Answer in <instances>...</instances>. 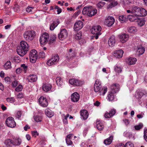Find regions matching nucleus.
<instances>
[{"label":"nucleus","instance_id":"f257e3e1","mask_svg":"<svg viewBox=\"0 0 147 147\" xmlns=\"http://www.w3.org/2000/svg\"><path fill=\"white\" fill-rule=\"evenodd\" d=\"M29 49V46L27 42L22 40L20 42L19 46L17 48V52L19 55L23 57L27 53Z\"/></svg>","mask_w":147,"mask_h":147},{"label":"nucleus","instance_id":"f03ea898","mask_svg":"<svg viewBox=\"0 0 147 147\" xmlns=\"http://www.w3.org/2000/svg\"><path fill=\"white\" fill-rule=\"evenodd\" d=\"M59 57L58 54H53L52 55L51 58L47 61V64L49 66L55 65L59 62Z\"/></svg>","mask_w":147,"mask_h":147},{"label":"nucleus","instance_id":"7ed1b4c3","mask_svg":"<svg viewBox=\"0 0 147 147\" xmlns=\"http://www.w3.org/2000/svg\"><path fill=\"white\" fill-rule=\"evenodd\" d=\"M101 30V27L100 26L98 25L93 26L91 30V31L92 34H95V37H98L102 34L100 32ZM92 37H95V36H92Z\"/></svg>","mask_w":147,"mask_h":147},{"label":"nucleus","instance_id":"20e7f679","mask_svg":"<svg viewBox=\"0 0 147 147\" xmlns=\"http://www.w3.org/2000/svg\"><path fill=\"white\" fill-rule=\"evenodd\" d=\"M29 57L30 62L32 63H35L38 57L37 51L35 49L31 50L29 53Z\"/></svg>","mask_w":147,"mask_h":147},{"label":"nucleus","instance_id":"39448f33","mask_svg":"<svg viewBox=\"0 0 147 147\" xmlns=\"http://www.w3.org/2000/svg\"><path fill=\"white\" fill-rule=\"evenodd\" d=\"M5 123L7 126L11 128L15 127L16 125L14 119L12 117L7 118L6 120Z\"/></svg>","mask_w":147,"mask_h":147},{"label":"nucleus","instance_id":"423d86ee","mask_svg":"<svg viewBox=\"0 0 147 147\" xmlns=\"http://www.w3.org/2000/svg\"><path fill=\"white\" fill-rule=\"evenodd\" d=\"M139 7L135 6L133 7L130 9L127 10L126 11L128 13H131L138 17L139 13Z\"/></svg>","mask_w":147,"mask_h":147},{"label":"nucleus","instance_id":"0eeeda50","mask_svg":"<svg viewBox=\"0 0 147 147\" xmlns=\"http://www.w3.org/2000/svg\"><path fill=\"white\" fill-rule=\"evenodd\" d=\"M69 82L70 84L74 86H80L83 84L82 81L75 78L70 79Z\"/></svg>","mask_w":147,"mask_h":147},{"label":"nucleus","instance_id":"6e6552de","mask_svg":"<svg viewBox=\"0 0 147 147\" xmlns=\"http://www.w3.org/2000/svg\"><path fill=\"white\" fill-rule=\"evenodd\" d=\"M115 22V19L112 16H108L105 20V23L108 26H111Z\"/></svg>","mask_w":147,"mask_h":147},{"label":"nucleus","instance_id":"1a4fd4ad","mask_svg":"<svg viewBox=\"0 0 147 147\" xmlns=\"http://www.w3.org/2000/svg\"><path fill=\"white\" fill-rule=\"evenodd\" d=\"M38 102L41 106L43 107H46L48 105V103L46 98L44 97L43 96H41L38 100Z\"/></svg>","mask_w":147,"mask_h":147},{"label":"nucleus","instance_id":"9d476101","mask_svg":"<svg viewBox=\"0 0 147 147\" xmlns=\"http://www.w3.org/2000/svg\"><path fill=\"white\" fill-rule=\"evenodd\" d=\"M83 26V23L81 21H79L75 24L74 30L77 31L81 29Z\"/></svg>","mask_w":147,"mask_h":147},{"label":"nucleus","instance_id":"9b49d317","mask_svg":"<svg viewBox=\"0 0 147 147\" xmlns=\"http://www.w3.org/2000/svg\"><path fill=\"white\" fill-rule=\"evenodd\" d=\"M80 98L79 94L76 92H74L71 95V100L73 102H76L78 101Z\"/></svg>","mask_w":147,"mask_h":147},{"label":"nucleus","instance_id":"f8f14e48","mask_svg":"<svg viewBox=\"0 0 147 147\" xmlns=\"http://www.w3.org/2000/svg\"><path fill=\"white\" fill-rule=\"evenodd\" d=\"M80 113L81 119L84 120L87 119L89 114L87 110L85 109L82 110L80 111Z\"/></svg>","mask_w":147,"mask_h":147},{"label":"nucleus","instance_id":"ddd939ff","mask_svg":"<svg viewBox=\"0 0 147 147\" xmlns=\"http://www.w3.org/2000/svg\"><path fill=\"white\" fill-rule=\"evenodd\" d=\"M123 53V50H119L114 51L113 55L117 58H120L122 57Z\"/></svg>","mask_w":147,"mask_h":147},{"label":"nucleus","instance_id":"4468645a","mask_svg":"<svg viewBox=\"0 0 147 147\" xmlns=\"http://www.w3.org/2000/svg\"><path fill=\"white\" fill-rule=\"evenodd\" d=\"M146 20L144 18H140L138 17L136 22L138 25L140 26H142L145 24Z\"/></svg>","mask_w":147,"mask_h":147},{"label":"nucleus","instance_id":"2eb2a0df","mask_svg":"<svg viewBox=\"0 0 147 147\" xmlns=\"http://www.w3.org/2000/svg\"><path fill=\"white\" fill-rule=\"evenodd\" d=\"M137 52L139 55H142L144 53L145 50V48L142 45H139L137 47Z\"/></svg>","mask_w":147,"mask_h":147},{"label":"nucleus","instance_id":"dca6fc26","mask_svg":"<svg viewBox=\"0 0 147 147\" xmlns=\"http://www.w3.org/2000/svg\"><path fill=\"white\" fill-rule=\"evenodd\" d=\"M35 35V32L33 30L26 31L24 34V37H34Z\"/></svg>","mask_w":147,"mask_h":147},{"label":"nucleus","instance_id":"f3484780","mask_svg":"<svg viewBox=\"0 0 147 147\" xmlns=\"http://www.w3.org/2000/svg\"><path fill=\"white\" fill-rule=\"evenodd\" d=\"M137 61L136 58L133 57H130L127 58L126 60L127 62L129 65H133L136 63Z\"/></svg>","mask_w":147,"mask_h":147},{"label":"nucleus","instance_id":"a211bd4d","mask_svg":"<svg viewBox=\"0 0 147 147\" xmlns=\"http://www.w3.org/2000/svg\"><path fill=\"white\" fill-rule=\"evenodd\" d=\"M139 16H145L147 15V11L144 8L139 7Z\"/></svg>","mask_w":147,"mask_h":147},{"label":"nucleus","instance_id":"6ab92c4d","mask_svg":"<svg viewBox=\"0 0 147 147\" xmlns=\"http://www.w3.org/2000/svg\"><path fill=\"white\" fill-rule=\"evenodd\" d=\"M27 79L30 82H34L37 80V77L36 75L32 74L28 76Z\"/></svg>","mask_w":147,"mask_h":147},{"label":"nucleus","instance_id":"aec40b11","mask_svg":"<svg viewBox=\"0 0 147 147\" xmlns=\"http://www.w3.org/2000/svg\"><path fill=\"white\" fill-rule=\"evenodd\" d=\"M96 124L97 128L100 131L103 129L104 128V125L102 123L100 120H97L96 122Z\"/></svg>","mask_w":147,"mask_h":147},{"label":"nucleus","instance_id":"412c9836","mask_svg":"<svg viewBox=\"0 0 147 147\" xmlns=\"http://www.w3.org/2000/svg\"><path fill=\"white\" fill-rule=\"evenodd\" d=\"M114 69L117 75L119 74V73L122 72L121 67L118 65H116L115 66Z\"/></svg>","mask_w":147,"mask_h":147},{"label":"nucleus","instance_id":"4be33fe9","mask_svg":"<svg viewBox=\"0 0 147 147\" xmlns=\"http://www.w3.org/2000/svg\"><path fill=\"white\" fill-rule=\"evenodd\" d=\"M49 37H40V42L41 44L43 45H46L49 42Z\"/></svg>","mask_w":147,"mask_h":147},{"label":"nucleus","instance_id":"5701e85b","mask_svg":"<svg viewBox=\"0 0 147 147\" xmlns=\"http://www.w3.org/2000/svg\"><path fill=\"white\" fill-rule=\"evenodd\" d=\"M52 85L50 84H45L42 86L43 90L46 92L49 91L51 88Z\"/></svg>","mask_w":147,"mask_h":147},{"label":"nucleus","instance_id":"b1692460","mask_svg":"<svg viewBox=\"0 0 147 147\" xmlns=\"http://www.w3.org/2000/svg\"><path fill=\"white\" fill-rule=\"evenodd\" d=\"M97 12V10L96 9L92 8V7H90L88 13V16L90 17H92L96 14Z\"/></svg>","mask_w":147,"mask_h":147},{"label":"nucleus","instance_id":"393cba45","mask_svg":"<svg viewBox=\"0 0 147 147\" xmlns=\"http://www.w3.org/2000/svg\"><path fill=\"white\" fill-rule=\"evenodd\" d=\"M127 18L131 22L136 21L138 17L135 15L131 14L129 15L127 17Z\"/></svg>","mask_w":147,"mask_h":147},{"label":"nucleus","instance_id":"a878e982","mask_svg":"<svg viewBox=\"0 0 147 147\" xmlns=\"http://www.w3.org/2000/svg\"><path fill=\"white\" fill-rule=\"evenodd\" d=\"M111 88L112 92L116 93L119 90V87L118 85H117L116 84H114L111 86Z\"/></svg>","mask_w":147,"mask_h":147},{"label":"nucleus","instance_id":"bb28decb","mask_svg":"<svg viewBox=\"0 0 147 147\" xmlns=\"http://www.w3.org/2000/svg\"><path fill=\"white\" fill-rule=\"evenodd\" d=\"M66 37L68 36V33L67 30L65 29H62L60 30V34H58V37Z\"/></svg>","mask_w":147,"mask_h":147},{"label":"nucleus","instance_id":"cd10ccee","mask_svg":"<svg viewBox=\"0 0 147 147\" xmlns=\"http://www.w3.org/2000/svg\"><path fill=\"white\" fill-rule=\"evenodd\" d=\"M137 31V29L134 26L131 27L128 29L129 32L131 34V36H132L133 34H135Z\"/></svg>","mask_w":147,"mask_h":147},{"label":"nucleus","instance_id":"c85d7f7f","mask_svg":"<svg viewBox=\"0 0 147 147\" xmlns=\"http://www.w3.org/2000/svg\"><path fill=\"white\" fill-rule=\"evenodd\" d=\"M107 87H104L100 89V90L98 92L99 95L100 96H103L105 93L107 92Z\"/></svg>","mask_w":147,"mask_h":147},{"label":"nucleus","instance_id":"c756f323","mask_svg":"<svg viewBox=\"0 0 147 147\" xmlns=\"http://www.w3.org/2000/svg\"><path fill=\"white\" fill-rule=\"evenodd\" d=\"M22 141L21 139L18 138H16L13 140V145L16 146H19L21 143Z\"/></svg>","mask_w":147,"mask_h":147},{"label":"nucleus","instance_id":"7c9ffc66","mask_svg":"<svg viewBox=\"0 0 147 147\" xmlns=\"http://www.w3.org/2000/svg\"><path fill=\"white\" fill-rule=\"evenodd\" d=\"M113 137L112 136H110L109 138L105 139L104 141V143L107 145L110 144L112 141Z\"/></svg>","mask_w":147,"mask_h":147},{"label":"nucleus","instance_id":"2f4dec72","mask_svg":"<svg viewBox=\"0 0 147 147\" xmlns=\"http://www.w3.org/2000/svg\"><path fill=\"white\" fill-rule=\"evenodd\" d=\"M115 37H110L108 40V44L109 46L113 47L115 44Z\"/></svg>","mask_w":147,"mask_h":147},{"label":"nucleus","instance_id":"473e14b6","mask_svg":"<svg viewBox=\"0 0 147 147\" xmlns=\"http://www.w3.org/2000/svg\"><path fill=\"white\" fill-rule=\"evenodd\" d=\"M4 144L7 146H11L13 145V140L7 139L5 140Z\"/></svg>","mask_w":147,"mask_h":147},{"label":"nucleus","instance_id":"72a5a7b5","mask_svg":"<svg viewBox=\"0 0 147 147\" xmlns=\"http://www.w3.org/2000/svg\"><path fill=\"white\" fill-rule=\"evenodd\" d=\"M113 93L112 92H109L107 95V99L109 101L113 100L114 98Z\"/></svg>","mask_w":147,"mask_h":147},{"label":"nucleus","instance_id":"f704fd0d","mask_svg":"<svg viewBox=\"0 0 147 147\" xmlns=\"http://www.w3.org/2000/svg\"><path fill=\"white\" fill-rule=\"evenodd\" d=\"M4 67L6 70L11 69V62L9 61H7L4 65Z\"/></svg>","mask_w":147,"mask_h":147},{"label":"nucleus","instance_id":"c9c22d12","mask_svg":"<svg viewBox=\"0 0 147 147\" xmlns=\"http://www.w3.org/2000/svg\"><path fill=\"white\" fill-rule=\"evenodd\" d=\"M46 115L49 117H51L54 115V113L50 109H46L45 111Z\"/></svg>","mask_w":147,"mask_h":147},{"label":"nucleus","instance_id":"e433bc0d","mask_svg":"<svg viewBox=\"0 0 147 147\" xmlns=\"http://www.w3.org/2000/svg\"><path fill=\"white\" fill-rule=\"evenodd\" d=\"M56 82L57 84L59 86H61L63 84V80L60 77H57L56 78Z\"/></svg>","mask_w":147,"mask_h":147},{"label":"nucleus","instance_id":"4c0bfd02","mask_svg":"<svg viewBox=\"0 0 147 147\" xmlns=\"http://www.w3.org/2000/svg\"><path fill=\"white\" fill-rule=\"evenodd\" d=\"M90 7H85L83 9L82 11V13L84 15H87L88 16Z\"/></svg>","mask_w":147,"mask_h":147},{"label":"nucleus","instance_id":"58836bf2","mask_svg":"<svg viewBox=\"0 0 147 147\" xmlns=\"http://www.w3.org/2000/svg\"><path fill=\"white\" fill-rule=\"evenodd\" d=\"M126 17L124 16H121L119 17V20L121 23H124L127 20Z\"/></svg>","mask_w":147,"mask_h":147},{"label":"nucleus","instance_id":"ea45409f","mask_svg":"<svg viewBox=\"0 0 147 147\" xmlns=\"http://www.w3.org/2000/svg\"><path fill=\"white\" fill-rule=\"evenodd\" d=\"M102 86L101 85H94V90L95 92H98L101 88Z\"/></svg>","mask_w":147,"mask_h":147},{"label":"nucleus","instance_id":"a19ab883","mask_svg":"<svg viewBox=\"0 0 147 147\" xmlns=\"http://www.w3.org/2000/svg\"><path fill=\"white\" fill-rule=\"evenodd\" d=\"M34 119L35 121L37 122H41L42 121V117L38 115H36L34 117Z\"/></svg>","mask_w":147,"mask_h":147},{"label":"nucleus","instance_id":"79ce46f5","mask_svg":"<svg viewBox=\"0 0 147 147\" xmlns=\"http://www.w3.org/2000/svg\"><path fill=\"white\" fill-rule=\"evenodd\" d=\"M147 94L146 92L144 90H141L140 92H138V97L141 98L144 95H145Z\"/></svg>","mask_w":147,"mask_h":147},{"label":"nucleus","instance_id":"37998d69","mask_svg":"<svg viewBox=\"0 0 147 147\" xmlns=\"http://www.w3.org/2000/svg\"><path fill=\"white\" fill-rule=\"evenodd\" d=\"M120 42L122 43H124L128 39V37H119Z\"/></svg>","mask_w":147,"mask_h":147},{"label":"nucleus","instance_id":"c03bdc74","mask_svg":"<svg viewBox=\"0 0 147 147\" xmlns=\"http://www.w3.org/2000/svg\"><path fill=\"white\" fill-rule=\"evenodd\" d=\"M75 56V53L72 54V53H68L66 55V57L68 59H70L71 58H72L73 57H74Z\"/></svg>","mask_w":147,"mask_h":147},{"label":"nucleus","instance_id":"a18cd8bd","mask_svg":"<svg viewBox=\"0 0 147 147\" xmlns=\"http://www.w3.org/2000/svg\"><path fill=\"white\" fill-rule=\"evenodd\" d=\"M66 143L68 146H74L72 142L70 139H65Z\"/></svg>","mask_w":147,"mask_h":147},{"label":"nucleus","instance_id":"49530a36","mask_svg":"<svg viewBox=\"0 0 147 147\" xmlns=\"http://www.w3.org/2000/svg\"><path fill=\"white\" fill-rule=\"evenodd\" d=\"M124 147H134L133 144L130 142H126L125 145Z\"/></svg>","mask_w":147,"mask_h":147},{"label":"nucleus","instance_id":"de8ad7c7","mask_svg":"<svg viewBox=\"0 0 147 147\" xmlns=\"http://www.w3.org/2000/svg\"><path fill=\"white\" fill-rule=\"evenodd\" d=\"M143 127V125L142 123H140L138 125H136L134 126V128L135 129L137 130H140Z\"/></svg>","mask_w":147,"mask_h":147},{"label":"nucleus","instance_id":"09e8293b","mask_svg":"<svg viewBox=\"0 0 147 147\" xmlns=\"http://www.w3.org/2000/svg\"><path fill=\"white\" fill-rule=\"evenodd\" d=\"M57 25L58 23L55 24V23L53 22L50 26V30H53Z\"/></svg>","mask_w":147,"mask_h":147},{"label":"nucleus","instance_id":"8fccbe9b","mask_svg":"<svg viewBox=\"0 0 147 147\" xmlns=\"http://www.w3.org/2000/svg\"><path fill=\"white\" fill-rule=\"evenodd\" d=\"M56 37H50L49 40V43L50 44L53 43L55 42Z\"/></svg>","mask_w":147,"mask_h":147},{"label":"nucleus","instance_id":"3c124183","mask_svg":"<svg viewBox=\"0 0 147 147\" xmlns=\"http://www.w3.org/2000/svg\"><path fill=\"white\" fill-rule=\"evenodd\" d=\"M105 3L103 1H100L97 4L98 7L101 8L103 6Z\"/></svg>","mask_w":147,"mask_h":147},{"label":"nucleus","instance_id":"603ef678","mask_svg":"<svg viewBox=\"0 0 147 147\" xmlns=\"http://www.w3.org/2000/svg\"><path fill=\"white\" fill-rule=\"evenodd\" d=\"M31 133L33 136L36 137L37 136L39 135L38 133L36 131H31Z\"/></svg>","mask_w":147,"mask_h":147},{"label":"nucleus","instance_id":"864d4df0","mask_svg":"<svg viewBox=\"0 0 147 147\" xmlns=\"http://www.w3.org/2000/svg\"><path fill=\"white\" fill-rule=\"evenodd\" d=\"M20 67H21L22 68H23V69H24V73H26V71L27 70L28 67L25 64H23L21 65Z\"/></svg>","mask_w":147,"mask_h":147},{"label":"nucleus","instance_id":"5fc2aeb1","mask_svg":"<svg viewBox=\"0 0 147 147\" xmlns=\"http://www.w3.org/2000/svg\"><path fill=\"white\" fill-rule=\"evenodd\" d=\"M24 94L22 92L19 93L17 96V97L18 98H23Z\"/></svg>","mask_w":147,"mask_h":147},{"label":"nucleus","instance_id":"6e6d98bb","mask_svg":"<svg viewBox=\"0 0 147 147\" xmlns=\"http://www.w3.org/2000/svg\"><path fill=\"white\" fill-rule=\"evenodd\" d=\"M105 117L106 118H109L111 117H112V116H111V115L110 114V113H106L105 114Z\"/></svg>","mask_w":147,"mask_h":147},{"label":"nucleus","instance_id":"4d7b16f0","mask_svg":"<svg viewBox=\"0 0 147 147\" xmlns=\"http://www.w3.org/2000/svg\"><path fill=\"white\" fill-rule=\"evenodd\" d=\"M22 113L21 111H18L17 113V114L16 115V117L17 118H19L20 117L22 116Z\"/></svg>","mask_w":147,"mask_h":147},{"label":"nucleus","instance_id":"13d9d810","mask_svg":"<svg viewBox=\"0 0 147 147\" xmlns=\"http://www.w3.org/2000/svg\"><path fill=\"white\" fill-rule=\"evenodd\" d=\"M22 86L21 85H19L16 88V91L17 92H19L22 90Z\"/></svg>","mask_w":147,"mask_h":147},{"label":"nucleus","instance_id":"bf43d9fd","mask_svg":"<svg viewBox=\"0 0 147 147\" xmlns=\"http://www.w3.org/2000/svg\"><path fill=\"white\" fill-rule=\"evenodd\" d=\"M6 100L7 102H13L14 101V98L13 97L7 98Z\"/></svg>","mask_w":147,"mask_h":147},{"label":"nucleus","instance_id":"052dcab7","mask_svg":"<svg viewBox=\"0 0 147 147\" xmlns=\"http://www.w3.org/2000/svg\"><path fill=\"white\" fill-rule=\"evenodd\" d=\"M33 7H28L26 8V11L28 13H32V9H33Z\"/></svg>","mask_w":147,"mask_h":147},{"label":"nucleus","instance_id":"680f3d73","mask_svg":"<svg viewBox=\"0 0 147 147\" xmlns=\"http://www.w3.org/2000/svg\"><path fill=\"white\" fill-rule=\"evenodd\" d=\"M18 84V81L17 80L13 81L12 83V86L13 87H16Z\"/></svg>","mask_w":147,"mask_h":147},{"label":"nucleus","instance_id":"e2e57ef3","mask_svg":"<svg viewBox=\"0 0 147 147\" xmlns=\"http://www.w3.org/2000/svg\"><path fill=\"white\" fill-rule=\"evenodd\" d=\"M109 112L110 113V114L111 115V116H113L115 114L116 111L115 109H112L109 111Z\"/></svg>","mask_w":147,"mask_h":147},{"label":"nucleus","instance_id":"0e129e2a","mask_svg":"<svg viewBox=\"0 0 147 147\" xmlns=\"http://www.w3.org/2000/svg\"><path fill=\"white\" fill-rule=\"evenodd\" d=\"M144 138L145 140L147 142V129H146L144 132Z\"/></svg>","mask_w":147,"mask_h":147},{"label":"nucleus","instance_id":"69168bd1","mask_svg":"<svg viewBox=\"0 0 147 147\" xmlns=\"http://www.w3.org/2000/svg\"><path fill=\"white\" fill-rule=\"evenodd\" d=\"M74 136V134H70L68 135L66 138L65 139H69L71 140L72 137Z\"/></svg>","mask_w":147,"mask_h":147},{"label":"nucleus","instance_id":"338daca9","mask_svg":"<svg viewBox=\"0 0 147 147\" xmlns=\"http://www.w3.org/2000/svg\"><path fill=\"white\" fill-rule=\"evenodd\" d=\"M22 70V69L20 67L16 69V72L17 74H19L21 73Z\"/></svg>","mask_w":147,"mask_h":147},{"label":"nucleus","instance_id":"774afa93","mask_svg":"<svg viewBox=\"0 0 147 147\" xmlns=\"http://www.w3.org/2000/svg\"><path fill=\"white\" fill-rule=\"evenodd\" d=\"M127 36H129L126 33H122L119 35V37H126Z\"/></svg>","mask_w":147,"mask_h":147}]
</instances>
